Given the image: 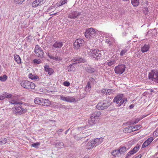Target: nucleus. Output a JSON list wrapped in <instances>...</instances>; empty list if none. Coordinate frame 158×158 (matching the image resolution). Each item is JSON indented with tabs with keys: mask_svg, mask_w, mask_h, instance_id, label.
<instances>
[{
	"mask_svg": "<svg viewBox=\"0 0 158 158\" xmlns=\"http://www.w3.org/2000/svg\"><path fill=\"white\" fill-rule=\"evenodd\" d=\"M89 82L90 81L91 82H92L93 83L95 81L93 77L90 78L89 79Z\"/></svg>",
	"mask_w": 158,
	"mask_h": 158,
	"instance_id": "nucleus-59",
	"label": "nucleus"
},
{
	"mask_svg": "<svg viewBox=\"0 0 158 158\" xmlns=\"http://www.w3.org/2000/svg\"><path fill=\"white\" fill-rule=\"evenodd\" d=\"M37 1L39 3L40 5L44 4L46 0H37Z\"/></svg>",
	"mask_w": 158,
	"mask_h": 158,
	"instance_id": "nucleus-50",
	"label": "nucleus"
},
{
	"mask_svg": "<svg viewBox=\"0 0 158 158\" xmlns=\"http://www.w3.org/2000/svg\"><path fill=\"white\" fill-rule=\"evenodd\" d=\"M45 70L48 72V74L50 75H51L53 73L54 70L52 69L49 68V65H46L44 66Z\"/></svg>",
	"mask_w": 158,
	"mask_h": 158,
	"instance_id": "nucleus-20",
	"label": "nucleus"
},
{
	"mask_svg": "<svg viewBox=\"0 0 158 158\" xmlns=\"http://www.w3.org/2000/svg\"><path fill=\"white\" fill-rule=\"evenodd\" d=\"M34 52L36 56L38 57L42 58L44 57V53L42 48L39 46L36 45Z\"/></svg>",
	"mask_w": 158,
	"mask_h": 158,
	"instance_id": "nucleus-11",
	"label": "nucleus"
},
{
	"mask_svg": "<svg viewBox=\"0 0 158 158\" xmlns=\"http://www.w3.org/2000/svg\"><path fill=\"white\" fill-rule=\"evenodd\" d=\"M76 64V63H73L72 64H70L69 67L70 68V69H73L74 68V65H75Z\"/></svg>",
	"mask_w": 158,
	"mask_h": 158,
	"instance_id": "nucleus-56",
	"label": "nucleus"
},
{
	"mask_svg": "<svg viewBox=\"0 0 158 158\" xmlns=\"http://www.w3.org/2000/svg\"><path fill=\"white\" fill-rule=\"evenodd\" d=\"M131 4L135 6H137L139 4V0H131Z\"/></svg>",
	"mask_w": 158,
	"mask_h": 158,
	"instance_id": "nucleus-33",
	"label": "nucleus"
},
{
	"mask_svg": "<svg viewBox=\"0 0 158 158\" xmlns=\"http://www.w3.org/2000/svg\"><path fill=\"white\" fill-rule=\"evenodd\" d=\"M81 15V13L76 11H71L68 15V18L70 19H75Z\"/></svg>",
	"mask_w": 158,
	"mask_h": 158,
	"instance_id": "nucleus-14",
	"label": "nucleus"
},
{
	"mask_svg": "<svg viewBox=\"0 0 158 158\" xmlns=\"http://www.w3.org/2000/svg\"><path fill=\"white\" fill-rule=\"evenodd\" d=\"M114 92V90L113 89H103L101 90V93L105 94L110 95L111 93Z\"/></svg>",
	"mask_w": 158,
	"mask_h": 158,
	"instance_id": "nucleus-16",
	"label": "nucleus"
},
{
	"mask_svg": "<svg viewBox=\"0 0 158 158\" xmlns=\"http://www.w3.org/2000/svg\"><path fill=\"white\" fill-rule=\"evenodd\" d=\"M76 101L75 98L72 97H67L66 102H73Z\"/></svg>",
	"mask_w": 158,
	"mask_h": 158,
	"instance_id": "nucleus-30",
	"label": "nucleus"
},
{
	"mask_svg": "<svg viewBox=\"0 0 158 158\" xmlns=\"http://www.w3.org/2000/svg\"><path fill=\"white\" fill-rule=\"evenodd\" d=\"M94 146V143L93 142L92 140L90 142H89L85 145L86 148L87 149H92Z\"/></svg>",
	"mask_w": 158,
	"mask_h": 158,
	"instance_id": "nucleus-23",
	"label": "nucleus"
},
{
	"mask_svg": "<svg viewBox=\"0 0 158 158\" xmlns=\"http://www.w3.org/2000/svg\"><path fill=\"white\" fill-rule=\"evenodd\" d=\"M153 135L156 136H158V128L153 132Z\"/></svg>",
	"mask_w": 158,
	"mask_h": 158,
	"instance_id": "nucleus-52",
	"label": "nucleus"
},
{
	"mask_svg": "<svg viewBox=\"0 0 158 158\" xmlns=\"http://www.w3.org/2000/svg\"><path fill=\"white\" fill-rule=\"evenodd\" d=\"M84 44V41L81 39H77L73 43V45L76 49L80 48Z\"/></svg>",
	"mask_w": 158,
	"mask_h": 158,
	"instance_id": "nucleus-12",
	"label": "nucleus"
},
{
	"mask_svg": "<svg viewBox=\"0 0 158 158\" xmlns=\"http://www.w3.org/2000/svg\"><path fill=\"white\" fill-rule=\"evenodd\" d=\"M103 139L102 137L95 139L94 140H92L95 146L100 144L103 141Z\"/></svg>",
	"mask_w": 158,
	"mask_h": 158,
	"instance_id": "nucleus-19",
	"label": "nucleus"
},
{
	"mask_svg": "<svg viewBox=\"0 0 158 158\" xmlns=\"http://www.w3.org/2000/svg\"><path fill=\"white\" fill-rule=\"evenodd\" d=\"M40 145V143L38 142H37L31 144L32 146L35 148H37L38 146Z\"/></svg>",
	"mask_w": 158,
	"mask_h": 158,
	"instance_id": "nucleus-44",
	"label": "nucleus"
},
{
	"mask_svg": "<svg viewBox=\"0 0 158 158\" xmlns=\"http://www.w3.org/2000/svg\"><path fill=\"white\" fill-rule=\"evenodd\" d=\"M111 98H108L107 100H104L102 102H99L97 104L96 108L98 110H104L108 108L110 105Z\"/></svg>",
	"mask_w": 158,
	"mask_h": 158,
	"instance_id": "nucleus-1",
	"label": "nucleus"
},
{
	"mask_svg": "<svg viewBox=\"0 0 158 158\" xmlns=\"http://www.w3.org/2000/svg\"><path fill=\"white\" fill-rule=\"evenodd\" d=\"M85 70L89 73H92L95 71V69L93 68L90 66H87L85 68Z\"/></svg>",
	"mask_w": 158,
	"mask_h": 158,
	"instance_id": "nucleus-25",
	"label": "nucleus"
},
{
	"mask_svg": "<svg viewBox=\"0 0 158 158\" xmlns=\"http://www.w3.org/2000/svg\"><path fill=\"white\" fill-rule=\"evenodd\" d=\"M95 119L94 118H92L90 117V118L89 120V124L91 125H93L95 123Z\"/></svg>",
	"mask_w": 158,
	"mask_h": 158,
	"instance_id": "nucleus-38",
	"label": "nucleus"
},
{
	"mask_svg": "<svg viewBox=\"0 0 158 158\" xmlns=\"http://www.w3.org/2000/svg\"><path fill=\"white\" fill-rule=\"evenodd\" d=\"M7 79V76L6 75H4L0 77V80L2 81H5Z\"/></svg>",
	"mask_w": 158,
	"mask_h": 158,
	"instance_id": "nucleus-39",
	"label": "nucleus"
},
{
	"mask_svg": "<svg viewBox=\"0 0 158 158\" xmlns=\"http://www.w3.org/2000/svg\"><path fill=\"white\" fill-rule=\"evenodd\" d=\"M91 56L98 60L102 58V52L98 49L91 50Z\"/></svg>",
	"mask_w": 158,
	"mask_h": 158,
	"instance_id": "nucleus-5",
	"label": "nucleus"
},
{
	"mask_svg": "<svg viewBox=\"0 0 158 158\" xmlns=\"http://www.w3.org/2000/svg\"><path fill=\"white\" fill-rule=\"evenodd\" d=\"M9 102L11 104L17 105H19L21 103V102L20 101H17L14 99L10 100Z\"/></svg>",
	"mask_w": 158,
	"mask_h": 158,
	"instance_id": "nucleus-35",
	"label": "nucleus"
},
{
	"mask_svg": "<svg viewBox=\"0 0 158 158\" xmlns=\"http://www.w3.org/2000/svg\"><path fill=\"white\" fill-rule=\"evenodd\" d=\"M21 85L27 89H34L35 87V84L33 82L28 81H23L20 83Z\"/></svg>",
	"mask_w": 158,
	"mask_h": 158,
	"instance_id": "nucleus-6",
	"label": "nucleus"
},
{
	"mask_svg": "<svg viewBox=\"0 0 158 158\" xmlns=\"http://www.w3.org/2000/svg\"><path fill=\"white\" fill-rule=\"evenodd\" d=\"M148 78L150 80L158 83V71L152 70L149 73Z\"/></svg>",
	"mask_w": 158,
	"mask_h": 158,
	"instance_id": "nucleus-7",
	"label": "nucleus"
},
{
	"mask_svg": "<svg viewBox=\"0 0 158 158\" xmlns=\"http://www.w3.org/2000/svg\"><path fill=\"white\" fill-rule=\"evenodd\" d=\"M14 57L15 60L18 64L21 63V59L19 55L17 54L15 55Z\"/></svg>",
	"mask_w": 158,
	"mask_h": 158,
	"instance_id": "nucleus-28",
	"label": "nucleus"
},
{
	"mask_svg": "<svg viewBox=\"0 0 158 158\" xmlns=\"http://www.w3.org/2000/svg\"><path fill=\"white\" fill-rule=\"evenodd\" d=\"M64 0V2H65V3H67V0Z\"/></svg>",
	"mask_w": 158,
	"mask_h": 158,
	"instance_id": "nucleus-63",
	"label": "nucleus"
},
{
	"mask_svg": "<svg viewBox=\"0 0 158 158\" xmlns=\"http://www.w3.org/2000/svg\"><path fill=\"white\" fill-rule=\"evenodd\" d=\"M48 57L50 59H52L53 60H62V58L58 56H56L55 57H54L53 56L49 54H48Z\"/></svg>",
	"mask_w": 158,
	"mask_h": 158,
	"instance_id": "nucleus-29",
	"label": "nucleus"
},
{
	"mask_svg": "<svg viewBox=\"0 0 158 158\" xmlns=\"http://www.w3.org/2000/svg\"><path fill=\"white\" fill-rule=\"evenodd\" d=\"M64 86H69L70 84L69 82L67 81H65L64 82Z\"/></svg>",
	"mask_w": 158,
	"mask_h": 158,
	"instance_id": "nucleus-55",
	"label": "nucleus"
},
{
	"mask_svg": "<svg viewBox=\"0 0 158 158\" xmlns=\"http://www.w3.org/2000/svg\"><path fill=\"white\" fill-rule=\"evenodd\" d=\"M35 103L44 106H49L51 104L50 101L48 99H46L42 98H36L34 99Z\"/></svg>",
	"mask_w": 158,
	"mask_h": 158,
	"instance_id": "nucleus-4",
	"label": "nucleus"
},
{
	"mask_svg": "<svg viewBox=\"0 0 158 158\" xmlns=\"http://www.w3.org/2000/svg\"><path fill=\"white\" fill-rule=\"evenodd\" d=\"M56 14V13L52 14V15H55Z\"/></svg>",
	"mask_w": 158,
	"mask_h": 158,
	"instance_id": "nucleus-64",
	"label": "nucleus"
},
{
	"mask_svg": "<svg viewBox=\"0 0 158 158\" xmlns=\"http://www.w3.org/2000/svg\"><path fill=\"white\" fill-rule=\"evenodd\" d=\"M149 144L146 141L144 142L142 145V148H145L149 145Z\"/></svg>",
	"mask_w": 158,
	"mask_h": 158,
	"instance_id": "nucleus-48",
	"label": "nucleus"
},
{
	"mask_svg": "<svg viewBox=\"0 0 158 158\" xmlns=\"http://www.w3.org/2000/svg\"><path fill=\"white\" fill-rule=\"evenodd\" d=\"M154 138L152 137H151L148 139L146 141L149 144L151 143L153 140Z\"/></svg>",
	"mask_w": 158,
	"mask_h": 158,
	"instance_id": "nucleus-43",
	"label": "nucleus"
},
{
	"mask_svg": "<svg viewBox=\"0 0 158 158\" xmlns=\"http://www.w3.org/2000/svg\"><path fill=\"white\" fill-rule=\"evenodd\" d=\"M148 78L150 80L158 83V71L152 70L149 73Z\"/></svg>",
	"mask_w": 158,
	"mask_h": 158,
	"instance_id": "nucleus-8",
	"label": "nucleus"
},
{
	"mask_svg": "<svg viewBox=\"0 0 158 158\" xmlns=\"http://www.w3.org/2000/svg\"><path fill=\"white\" fill-rule=\"evenodd\" d=\"M150 47L149 44H145L144 46L141 47V51L143 53L146 52L149 50Z\"/></svg>",
	"mask_w": 158,
	"mask_h": 158,
	"instance_id": "nucleus-24",
	"label": "nucleus"
},
{
	"mask_svg": "<svg viewBox=\"0 0 158 158\" xmlns=\"http://www.w3.org/2000/svg\"><path fill=\"white\" fill-rule=\"evenodd\" d=\"M6 98H11L12 97V95L11 94L5 93Z\"/></svg>",
	"mask_w": 158,
	"mask_h": 158,
	"instance_id": "nucleus-47",
	"label": "nucleus"
},
{
	"mask_svg": "<svg viewBox=\"0 0 158 158\" xmlns=\"http://www.w3.org/2000/svg\"><path fill=\"white\" fill-rule=\"evenodd\" d=\"M132 129H133V126H129L124 129L123 132L125 133H130L133 131Z\"/></svg>",
	"mask_w": 158,
	"mask_h": 158,
	"instance_id": "nucleus-27",
	"label": "nucleus"
},
{
	"mask_svg": "<svg viewBox=\"0 0 158 158\" xmlns=\"http://www.w3.org/2000/svg\"><path fill=\"white\" fill-rule=\"evenodd\" d=\"M71 61L73 62H76V64L80 63H84L86 61L85 59L80 57L75 58L72 59Z\"/></svg>",
	"mask_w": 158,
	"mask_h": 158,
	"instance_id": "nucleus-15",
	"label": "nucleus"
},
{
	"mask_svg": "<svg viewBox=\"0 0 158 158\" xmlns=\"http://www.w3.org/2000/svg\"><path fill=\"white\" fill-rule=\"evenodd\" d=\"M140 120V119L139 118H137L135 120V121H132L131 123H130L132 124H134L136 123H137Z\"/></svg>",
	"mask_w": 158,
	"mask_h": 158,
	"instance_id": "nucleus-45",
	"label": "nucleus"
},
{
	"mask_svg": "<svg viewBox=\"0 0 158 158\" xmlns=\"http://www.w3.org/2000/svg\"><path fill=\"white\" fill-rule=\"evenodd\" d=\"M105 43L109 44V46L111 47L112 46V44L113 43V41L111 40L110 39H107L105 40Z\"/></svg>",
	"mask_w": 158,
	"mask_h": 158,
	"instance_id": "nucleus-34",
	"label": "nucleus"
},
{
	"mask_svg": "<svg viewBox=\"0 0 158 158\" xmlns=\"http://www.w3.org/2000/svg\"><path fill=\"white\" fill-rule=\"evenodd\" d=\"M63 45V42L61 41H56L53 45V47L55 48H59L62 47Z\"/></svg>",
	"mask_w": 158,
	"mask_h": 158,
	"instance_id": "nucleus-18",
	"label": "nucleus"
},
{
	"mask_svg": "<svg viewBox=\"0 0 158 158\" xmlns=\"http://www.w3.org/2000/svg\"><path fill=\"white\" fill-rule=\"evenodd\" d=\"M118 151V150H114L112 152V154L113 155L115 156H119L120 154Z\"/></svg>",
	"mask_w": 158,
	"mask_h": 158,
	"instance_id": "nucleus-37",
	"label": "nucleus"
},
{
	"mask_svg": "<svg viewBox=\"0 0 158 158\" xmlns=\"http://www.w3.org/2000/svg\"><path fill=\"white\" fill-rule=\"evenodd\" d=\"M63 131V129H60L59 130L57 131V134L59 135H60L61 134V132Z\"/></svg>",
	"mask_w": 158,
	"mask_h": 158,
	"instance_id": "nucleus-58",
	"label": "nucleus"
},
{
	"mask_svg": "<svg viewBox=\"0 0 158 158\" xmlns=\"http://www.w3.org/2000/svg\"><path fill=\"white\" fill-rule=\"evenodd\" d=\"M24 104L22 102L20 103L19 105H17L15 107V113L16 114H21L26 113L27 111V109L25 107L26 104L24 103Z\"/></svg>",
	"mask_w": 158,
	"mask_h": 158,
	"instance_id": "nucleus-3",
	"label": "nucleus"
},
{
	"mask_svg": "<svg viewBox=\"0 0 158 158\" xmlns=\"http://www.w3.org/2000/svg\"><path fill=\"white\" fill-rule=\"evenodd\" d=\"M144 13L145 15H149V12L148 11V8H146L145 9L144 11Z\"/></svg>",
	"mask_w": 158,
	"mask_h": 158,
	"instance_id": "nucleus-54",
	"label": "nucleus"
},
{
	"mask_svg": "<svg viewBox=\"0 0 158 158\" xmlns=\"http://www.w3.org/2000/svg\"><path fill=\"white\" fill-rule=\"evenodd\" d=\"M134 107V105L133 104H131L129 106V108L130 109H131Z\"/></svg>",
	"mask_w": 158,
	"mask_h": 158,
	"instance_id": "nucleus-60",
	"label": "nucleus"
},
{
	"mask_svg": "<svg viewBox=\"0 0 158 158\" xmlns=\"http://www.w3.org/2000/svg\"><path fill=\"white\" fill-rule=\"evenodd\" d=\"M39 6L40 5L37 0H35L32 3V6L34 8L36 7Z\"/></svg>",
	"mask_w": 158,
	"mask_h": 158,
	"instance_id": "nucleus-36",
	"label": "nucleus"
},
{
	"mask_svg": "<svg viewBox=\"0 0 158 158\" xmlns=\"http://www.w3.org/2000/svg\"><path fill=\"white\" fill-rule=\"evenodd\" d=\"M128 149H127L125 146L120 147L118 150V152L120 155H124Z\"/></svg>",
	"mask_w": 158,
	"mask_h": 158,
	"instance_id": "nucleus-22",
	"label": "nucleus"
},
{
	"mask_svg": "<svg viewBox=\"0 0 158 158\" xmlns=\"http://www.w3.org/2000/svg\"><path fill=\"white\" fill-rule=\"evenodd\" d=\"M53 144L55 147L59 148H61L64 146V144L63 142L60 141H58L55 142Z\"/></svg>",
	"mask_w": 158,
	"mask_h": 158,
	"instance_id": "nucleus-21",
	"label": "nucleus"
},
{
	"mask_svg": "<svg viewBox=\"0 0 158 158\" xmlns=\"http://www.w3.org/2000/svg\"><path fill=\"white\" fill-rule=\"evenodd\" d=\"M133 129H134V131L137 130L140 128V126L138 125H136L134 127H133Z\"/></svg>",
	"mask_w": 158,
	"mask_h": 158,
	"instance_id": "nucleus-51",
	"label": "nucleus"
},
{
	"mask_svg": "<svg viewBox=\"0 0 158 158\" xmlns=\"http://www.w3.org/2000/svg\"><path fill=\"white\" fill-rule=\"evenodd\" d=\"M65 3H66L65 2H64V0H61L59 2V4H60V5H59V6L63 5Z\"/></svg>",
	"mask_w": 158,
	"mask_h": 158,
	"instance_id": "nucleus-57",
	"label": "nucleus"
},
{
	"mask_svg": "<svg viewBox=\"0 0 158 158\" xmlns=\"http://www.w3.org/2000/svg\"><path fill=\"white\" fill-rule=\"evenodd\" d=\"M116 63V60H114L111 59L110 61L106 63V65H108L109 66H110L114 65Z\"/></svg>",
	"mask_w": 158,
	"mask_h": 158,
	"instance_id": "nucleus-31",
	"label": "nucleus"
},
{
	"mask_svg": "<svg viewBox=\"0 0 158 158\" xmlns=\"http://www.w3.org/2000/svg\"><path fill=\"white\" fill-rule=\"evenodd\" d=\"M101 113L100 111H97L94 112L91 115L92 118L97 119L101 115Z\"/></svg>",
	"mask_w": 158,
	"mask_h": 158,
	"instance_id": "nucleus-17",
	"label": "nucleus"
},
{
	"mask_svg": "<svg viewBox=\"0 0 158 158\" xmlns=\"http://www.w3.org/2000/svg\"><path fill=\"white\" fill-rule=\"evenodd\" d=\"M69 129H68V130H66V131L65 132V134H66L68 133V131H69Z\"/></svg>",
	"mask_w": 158,
	"mask_h": 158,
	"instance_id": "nucleus-61",
	"label": "nucleus"
},
{
	"mask_svg": "<svg viewBox=\"0 0 158 158\" xmlns=\"http://www.w3.org/2000/svg\"><path fill=\"white\" fill-rule=\"evenodd\" d=\"M123 94H119L115 97L113 99V102L118 104L119 107L123 104H124L127 102V98H123Z\"/></svg>",
	"mask_w": 158,
	"mask_h": 158,
	"instance_id": "nucleus-2",
	"label": "nucleus"
},
{
	"mask_svg": "<svg viewBox=\"0 0 158 158\" xmlns=\"http://www.w3.org/2000/svg\"><path fill=\"white\" fill-rule=\"evenodd\" d=\"M28 77L29 78L32 80L35 81H38L40 80V78L37 76H35L32 75V73H30L28 75Z\"/></svg>",
	"mask_w": 158,
	"mask_h": 158,
	"instance_id": "nucleus-26",
	"label": "nucleus"
},
{
	"mask_svg": "<svg viewBox=\"0 0 158 158\" xmlns=\"http://www.w3.org/2000/svg\"><path fill=\"white\" fill-rule=\"evenodd\" d=\"M126 69V66L124 64H119L115 67L114 69V72L117 74H121L125 71Z\"/></svg>",
	"mask_w": 158,
	"mask_h": 158,
	"instance_id": "nucleus-9",
	"label": "nucleus"
},
{
	"mask_svg": "<svg viewBox=\"0 0 158 158\" xmlns=\"http://www.w3.org/2000/svg\"><path fill=\"white\" fill-rule=\"evenodd\" d=\"M96 34V32L95 29L92 28L86 29L85 32V37L87 38H89L90 37H93Z\"/></svg>",
	"mask_w": 158,
	"mask_h": 158,
	"instance_id": "nucleus-10",
	"label": "nucleus"
},
{
	"mask_svg": "<svg viewBox=\"0 0 158 158\" xmlns=\"http://www.w3.org/2000/svg\"><path fill=\"white\" fill-rule=\"evenodd\" d=\"M139 145L137 144L127 154L126 158H128L130 156L136 153L139 150Z\"/></svg>",
	"mask_w": 158,
	"mask_h": 158,
	"instance_id": "nucleus-13",
	"label": "nucleus"
},
{
	"mask_svg": "<svg viewBox=\"0 0 158 158\" xmlns=\"http://www.w3.org/2000/svg\"><path fill=\"white\" fill-rule=\"evenodd\" d=\"M127 50L126 49H123L120 52V55L121 56H123L127 52Z\"/></svg>",
	"mask_w": 158,
	"mask_h": 158,
	"instance_id": "nucleus-41",
	"label": "nucleus"
},
{
	"mask_svg": "<svg viewBox=\"0 0 158 158\" xmlns=\"http://www.w3.org/2000/svg\"><path fill=\"white\" fill-rule=\"evenodd\" d=\"M91 89V87L90 82L89 81H88L86 86L85 90L87 92H89L90 91Z\"/></svg>",
	"mask_w": 158,
	"mask_h": 158,
	"instance_id": "nucleus-32",
	"label": "nucleus"
},
{
	"mask_svg": "<svg viewBox=\"0 0 158 158\" xmlns=\"http://www.w3.org/2000/svg\"><path fill=\"white\" fill-rule=\"evenodd\" d=\"M5 98H5V93L1 94L0 95V99L1 100H3Z\"/></svg>",
	"mask_w": 158,
	"mask_h": 158,
	"instance_id": "nucleus-49",
	"label": "nucleus"
},
{
	"mask_svg": "<svg viewBox=\"0 0 158 158\" xmlns=\"http://www.w3.org/2000/svg\"><path fill=\"white\" fill-rule=\"evenodd\" d=\"M67 97H65L62 95L60 96V99L61 100L66 102Z\"/></svg>",
	"mask_w": 158,
	"mask_h": 158,
	"instance_id": "nucleus-53",
	"label": "nucleus"
},
{
	"mask_svg": "<svg viewBox=\"0 0 158 158\" xmlns=\"http://www.w3.org/2000/svg\"><path fill=\"white\" fill-rule=\"evenodd\" d=\"M41 62V60L40 59H35L33 60V62L35 64H39Z\"/></svg>",
	"mask_w": 158,
	"mask_h": 158,
	"instance_id": "nucleus-40",
	"label": "nucleus"
},
{
	"mask_svg": "<svg viewBox=\"0 0 158 158\" xmlns=\"http://www.w3.org/2000/svg\"><path fill=\"white\" fill-rule=\"evenodd\" d=\"M83 158H89V157H88V156H85Z\"/></svg>",
	"mask_w": 158,
	"mask_h": 158,
	"instance_id": "nucleus-62",
	"label": "nucleus"
},
{
	"mask_svg": "<svg viewBox=\"0 0 158 158\" xmlns=\"http://www.w3.org/2000/svg\"><path fill=\"white\" fill-rule=\"evenodd\" d=\"M74 137L75 139L76 140H79L80 139H81L83 137H81L79 135H75L74 136Z\"/></svg>",
	"mask_w": 158,
	"mask_h": 158,
	"instance_id": "nucleus-42",
	"label": "nucleus"
},
{
	"mask_svg": "<svg viewBox=\"0 0 158 158\" xmlns=\"http://www.w3.org/2000/svg\"><path fill=\"white\" fill-rule=\"evenodd\" d=\"M25 0H15V2L18 4H22Z\"/></svg>",
	"mask_w": 158,
	"mask_h": 158,
	"instance_id": "nucleus-46",
	"label": "nucleus"
}]
</instances>
